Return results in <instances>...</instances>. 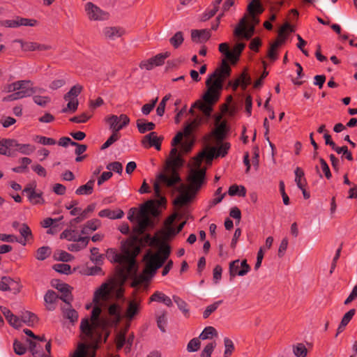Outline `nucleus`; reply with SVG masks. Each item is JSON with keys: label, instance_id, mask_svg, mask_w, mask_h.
I'll use <instances>...</instances> for the list:
<instances>
[{"label": "nucleus", "instance_id": "obj_1", "mask_svg": "<svg viewBox=\"0 0 357 357\" xmlns=\"http://www.w3.org/2000/svg\"><path fill=\"white\" fill-rule=\"evenodd\" d=\"M231 68L227 61L223 59L221 66L208 77L206 81L208 87L203 96V100L206 103L215 104L220 98L224 80L230 75Z\"/></svg>", "mask_w": 357, "mask_h": 357}, {"label": "nucleus", "instance_id": "obj_2", "mask_svg": "<svg viewBox=\"0 0 357 357\" xmlns=\"http://www.w3.org/2000/svg\"><path fill=\"white\" fill-rule=\"evenodd\" d=\"M122 254L116 253L114 261L119 264L118 272L120 277L126 278L136 271L135 258L140 252V248L133 241L122 246Z\"/></svg>", "mask_w": 357, "mask_h": 357}, {"label": "nucleus", "instance_id": "obj_3", "mask_svg": "<svg viewBox=\"0 0 357 357\" xmlns=\"http://www.w3.org/2000/svg\"><path fill=\"white\" fill-rule=\"evenodd\" d=\"M183 165L184 160L181 155L168 158L164 167V172L157 176V181L165 184L167 187H172L181 182V178L178 172V169L182 167Z\"/></svg>", "mask_w": 357, "mask_h": 357}, {"label": "nucleus", "instance_id": "obj_4", "mask_svg": "<svg viewBox=\"0 0 357 357\" xmlns=\"http://www.w3.org/2000/svg\"><path fill=\"white\" fill-rule=\"evenodd\" d=\"M169 255L170 247L167 245L161 247L156 253L151 254L148 252L144 257V261H146V265L143 274L149 275V278L153 277L155 274L157 269L164 264Z\"/></svg>", "mask_w": 357, "mask_h": 357}, {"label": "nucleus", "instance_id": "obj_5", "mask_svg": "<svg viewBox=\"0 0 357 357\" xmlns=\"http://www.w3.org/2000/svg\"><path fill=\"white\" fill-rule=\"evenodd\" d=\"M206 180V169H191L187 177L188 191L193 195L201 189Z\"/></svg>", "mask_w": 357, "mask_h": 357}, {"label": "nucleus", "instance_id": "obj_6", "mask_svg": "<svg viewBox=\"0 0 357 357\" xmlns=\"http://www.w3.org/2000/svg\"><path fill=\"white\" fill-rule=\"evenodd\" d=\"M6 91L8 93L15 91L24 93L21 99L30 97L36 93V90L33 87V82L31 80H19L9 84L6 86Z\"/></svg>", "mask_w": 357, "mask_h": 357}, {"label": "nucleus", "instance_id": "obj_7", "mask_svg": "<svg viewBox=\"0 0 357 357\" xmlns=\"http://www.w3.org/2000/svg\"><path fill=\"white\" fill-rule=\"evenodd\" d=\"M84 10L90 21H104L109 17V13L102 10L92 2H87L85 4Z\"/></svg>", "mask_w": 357, "mask_h": 357}, {"label": "nucleus", "instance_id": "obj_8", "mask_svg": "<svg viewBox=\"0 0 357 357\" xmlns=\"http://www.w3.org/2000/svg\"><path fill=\"white\" fill-rule=\"evenodd\" d=\"M105 120L109 124L112 132H119V130L130 123L129 117L124 114H121L120 116L112 114L105 117Z\"/></svg>", "mask_w": 357, "mask_h": 357}, {"label": "nucleus", "instance_id": "obj_9", "mask_svg": "<svg viewBox=\"0 0 357 357\" xmlns=\"http://www.w3.org/2000/svg\"><path fill=\"white\" fill-rule=\"evenodd\" d=\"M250 271V266L248 264L247 260L244 259L241 262L238 259L232 261L229 263V272L230 279L236 275L244 276Z\"/></svg>", "mask_w": 357, "mask_h": 357}, {"label": "nucleus", "instance_id": "obj_10", "mask_svg": "<svg viewBox=\"0 0 357 357\" xmlns=\"http://www.w3.org/2000/svg\"><path fill=\"white\" fill-rule=\"evenodd\" d=\"M170 56V52H165L164 53H160L156 54L147 60H144L139 63V68L142 69H146L150 70L155 67L160 66L164 64L165 61L167 58Z\"/></svg>", "mask_w": 357, "mask_h": 357}, {"label": "nucleus", "instance_id": "obj_11", "mask_svg": "<svg viewBox=\"0 0 357 357\" xmlns=\"http://www.w3.org/2000/svg\"><path fill=\"white\" fill-rule=\"evenodd\" d=\"M165 203H166V199L165 197H160L159 199L148 200L141 207V209L139 211H144V214H146V215H149V214H151L153 217H157L160 214L158 208L160 206L165 205Z\"/></svg>", "mask_w": 357, "mask_h": 357}, {"label": "nucleus", "instance_id": "obj_12", "mask_svg": "<svg viewBox=\"0 0 357 357\" xmlns=\"http://www.w3.org/2000/svg\"><path fill=\"white\" fill-rule=\"evenodd\" d=\"M51 284L52 287L61 293L60 299L67 305H70V303L73 300V296L71 292L72 287L66 283L60 282L58 280H53L51 282Z\"/></svg>", "mask_w": 357, "mask_h": 357}, {"label": "nucleus", "instance_id": "obj_13", "mask_svg": "<svg viewBox=\"0 0 357 357\" xmlns=\"http://www.w3.org/2000/svg\"><path fill=\"white\" fill-rule=\"evenodd\" d=\"M137 225L132 229V232L137 235L142 234L149 226H153V222L144 214V211H139L137 216Z\"/></svg>", "mask_w": 357, "mask_h": 357}, {"label": "nucleus", "instance_id": "obj_14", "mask_svg": "<svg viewBox=\"0 0 357 357\" xmlns=\"http://www.w3.org/2000/svg\"><path fill=\"white\" fill-rule=\"evenodd\" d=\"M21 287L20 282L10 277L3 276L0 280V291H11L13 294H17L20 291Z\"/></svg>", "mask_w": 357, "mask_h": 357}, {"label": "nucleus", "instance_id": "obj_15", "mask_svg": "<svg viewBox=\"0 0 357 357\" xmlns=\"http://www.w3.org/2000/svg\"><path fill=\"white\" fill-rule=\"evenodd\" d=\"M7 145L10 146V150L13 151V156L15 151H18L24 155H30L35 151L34 146L30 144H20L16 139H9Z\"/></svg>", "mask_w": 357, "mask_h": 357}, {"label": "nucleus", "instance_id": "obj_16", "mask_svg": "<svg viewBox=\"0 0 357 357\" xmlns=\"http://www.w3.org/2000/svg\"><path fill=\"white\" fill-rule=\"evenodd\" d=\"M36 185L32 184L27 185L23 190V193L27 196L29 201L33 205L44 204L45 200L43 197V192H36Z\"/></svg>", "mask_w": 357, "mask_h": 357}, {"label": "nucleus", "instance_id": "obj_17", "mask_svg": "<svg viewBox=\"0 0 357 357\" xmlns=\"http://www.w3.org/2000/svg\"><path fill=\"white\" fill-rule=\"evenodd\" d=\"M162 139L163 137H158L155 132H151L145 135L141 142L142 145L145 148L154 146L156 150L160 151Z\"/></svg>", "mask_w": 357, "mask_h": 357}, {"label": "nucleus", "instance_id": "obj_18", "mask_svg": "<svg viewBox=\"0 0 357 357\" xmlns=\"http://www.w3.org/2000/svg\"><path fill=\"white\" fill-rule=\"evenodd\" d=\"M113 285L108 283H103L100 287L95 291L93 296V302L95 303H99L100 300H106L109 295Z\"/></svg>", "mask_w": 357, "mask_h": 357}, {"label": "nucleus", "instance_id": "obj_19", "mask_svg": "<svg viewBox=\"0 0 357 357\" xmlns=\"http://www.w3.org/2000/svg\"><path fill=\"white\" fill-rule=\"evenodd\" d=\"M141 309V303L139 301L132 300L128 303L127 309L125 312L124 317L127 320L131 321L139 314Z\"/></svg>", "mask_w": 357, "mask_h": 357}, {"label": "nucleus", "instance_id": "obj_20", "mask_svg": "<svg viewBox=\"0 0 357 357\" xmlns=\"http://www.w3.org/2000/svg\"><path fill=\"white\" fill-rule=\"evenodd\" d=\"M251 83V78L248 74L243 71L240 76L234 80L232 83L231 81L229 82V85H231L234 91H236L239 86H241L243 90H245L248 85Z\"/></svg>", "mask_w": 357, "mask_h": 357}, {"label": "nucleus", "instance_id": "obj_21", "mask_svg": "<svg viewBox=\"0 0 357 357\" xmlns=\"http://www.w3.org/2000/svg\"><path fill=\"white\" fill-rule=\"evenodd\" d=\"M227 122L222 121L216 128L212 131V135L215 138L217 144L221 143L225 138L228 132Z\"/></svg>", "mask_w": 357, "mask_h": 357}, {"label": "nucleus", "instance_id": "obj_22", "mask_svg": "<svg viewBox=\"0 0 357 357\" xmlns=\"http://www.w3.org/2000/svg\"><path fill=\"white\" fill-rule=\"evenodd\" d=\"M125 31L123 28L119 26H107L103 29L102 33L106 38L114 40L123 36Z\"/></svg>", "mask_w": 357, "mask_h": 357}, {"label": "nucleus", "instance_id": "obj_23", "mask_svg": "<svg viewBox=\"0 0 357 357\" xmlns=\"http://www.w3.org/2000/svg\"><path fill=\"white\" fill-rule=\"evenodd\" d=\"M211 31L209 29H193L191 31V38L196 43H202L208 40L211 38Z\"/></svg>", "mask_w": 357, "mask_h": 357}, {"label": "nucleus", "instance_id": "obj_24", "mask_svg": "<svg viewBox=\"0 0 357 357\" xmlns=\"http://www.w3.org/2000/svg\"><path fill=\"white\" fill-rule=\"evenodd\" d=\"M60 299L56 293L53 290H48L44 296V301L47 310L53 311L55 309V303Z\"/></svg>", "mask_w": 357, "mask_h": 357}, {"label": "nucleus", "instance_id": "obj_25", "mask_svg": "<svg viewBox=\"0 0 357 357\" xmlns=\"http://www.w3.org/2000/svg\"><path fill=\"white\" fill-rule=\"evenodd\" d=\"M101 226V222L98 219H92L88 220L82 227V234H89L91 232L97 230Z\"/></svg>", "mask_w": 357, "mask_h": 357}, {"label": "nucleus", "instance_id": "obj_26", "mask_svg": "<svg viewBox=\"0 0 357 357\" xmlns=\"http://www.w3.org/2000/svg\"><path fill=\"white\" fill-rule=\"evenodd\" d=\"M123 215H124V213L121 209L111 210L109 208H105V209L101 210L98 213V215L100 218H107L112 219V220L120 219L123 216Z\"/></svg>", "mask_w": 357, "mask_h": 357}, {"label": "nucleus", "instance_id": "obj_27", "mask_svg": "<svg viewBox=\"0 0 357 357\" xmlns=\"http://www.w3.org/2000/svg\"><path fill=\"white\" fill-rule=\"evenodd\" d=\"M263 10L260 0H252L248 6V11L252 15V20L256 24L259 23V20L255 17V13L261 14Z\"/></svg>", "mask_w": 357, "mask_h": 357}, {"label": "nucleus", "instance_id": "obj_28", "mask_svg": "<svg viewBox=\"0 0 357 357\" xmlns=\"http://www.w3.org/2000/svg\"><path fill=\"white\" fill-rule=\"evenodd\" d=\"M84 236H81L79 234L77 230L67 229H65L61 234L60 238L66 239L68 241H77L79 238H83Z\"/></svg>", "mask_w": 357, "mask_h": 357}, {"label": "nucleus", "instance_id": "obj_29", "mask_svg": "<svg viewBox=\"0 0 357 357\" xmlns=\"http://www.w3.org/2000/svg\"><path fill=\"white\" fill-rule=\"evenodd\" d=\"M89 240V236H84L83 238H79V241H74L75 243L70 244L68 249L71 252H79L88 245Z\"/></svg>", "mask_w": 357, "mask_h": 357}, {"label": "nucleus", "instance_id": "obj_30", "mask_svg": "<svg viewBox=\"0 0 357 357\" xmlns=\"http://www.w3.org/2000/svg\"><path fill=\"white\" fill-rule=\"evenodd\" d=\"M284 43V38L282 39H277L275 42L270 45L268 51L267 56L273 61L278 59L277 49Z\"/></svg>", "mask_w": 357, "mask_h": 357}, {"label": "nucleus", "instance_id": "obj_31", "mask_svg": "<svg viewBox=\"0 0 357 357\" xmlns=\"http://www.w3.org/2000/svg\"><path fill=\"white\" fill-rule=\"evenodd\" d=\"M137 128L141 134H144L148 131L153 130L155 128V124L153 122H145L144 119H139L136 121Z\"/></svg>", "mask_w": 357, "mask_h": 357}, {"label": "nucleus", "instance_id": "obj_32", "mask_svg": "<svg viewBox=\"0 0 357 357\" xmlns=\"http://www.w3.org/2000/svg\"><path fill=\"white\" fill-rule=\"evenodd\" d=\"M167 312L165 310L158 312L155 314L157 326L161 332L165 333L166 331L165 327L167 324Z\"/></svg>", "mask_w": 357, "mask_h": 357}, {"label": "nucleus", "instance_id": "obj_33", "mask_svg": "<svg viewBox=\"0 0 357 357\" xmlns=\"http://www.w3.org/2000/svg\"><path fill=\"white\" fill-rule=\"evenodd\" d=\"M94 183V179H90L86 184L79 186L75 190V194L78 195H89L92 194Z\"/></svg>", "mask_w": 357, "mask_h": 357}, {"label": "nucleus", "instance_id": "obj_34", "mask_svg": "<svg viewBox=\"0 0 357 357\" xmlns=\"http://www.w3.org/2000/svg\"><path fill=\"white\" fill-rule=\"evenodd\" d=\"M173 301L177 305L178 308L182 312L184 317L188 318L190 317V309L188 303L176 295L172 296Z\"/></svg>", "mask_w": 357, "mask_h": 357}, {"label": "nucleus", "instance_id": "obj_35", "mask_svg": "<svg viewBox=\"0 0 357 357\" xmlns=\"http://www.w3.org/2000/svg\"><path fill=\"white\" fill-rule=\"evenodd\" d=\"M67 308L63 307L62 312L65 319H68L71 323H75L78 319V312L73 308H72L71 303L68 305Z\"/></svg>", "mask_w": 357, "mask_h": 357}, {"label": "nucleus", "instance_id": "obj_36", "mask_svg": "<svg viewBox=\"0 0 357 357\" xmlns=\"http://www.w3.org/2000/svg\"><path fill=\"white\" fill-rule=\"evenodd\" d=\"M222 0H215L213 3V8L206 10L201 17V20L202 22H206L210 18L213 17L219 9V5L220 4Z\"/></svg>", "mask_w": 357, "mask_h": 357}, {"label": "nucleus", "instance_id": "obj_37", "mask_svg": "<svg viewBox=\"0 0 357 357\" xmlns=\"http://www.w3.org/2000/svg\"><path fill=\"white\" fill-rule=\"evenodd\" d=\"M20 235L23 238V240H18V242L23 245H25L26 241L33 238L32 232L30 227L25 223L22 225L21 228L19 229Z\"/></svg>", "mask_w": 357, "mask_h": 357}, {"label": "nucleus", "instance_id": "obj_38", "mask_svg": "<svg viewBox=\"0 0 357 357\" xmlns=\"http://www.w3.org/2000/svg\"><path fill=\"white\" fill-rule=\"evenodd\" d=\"M213 104L206 103V102H202L201 100H197L192 105V107L198 108L201 110L203 114L209 117L211 116V112L213 111L212 105Z\"/></svg>", "mask_w": 357, "mask_h": 357}, {"label": "nucleus", "instance_id": "obj_39", "mask_svg": "<svg viewBox=\"0 0 357 357\" xmlns=\"http://www.w3.org/2000/svg\"><path fill=\"white\" fill-rule=\"evenodd\" d=\"M20 319L22 323L23 322L29 326H33L38 321L37 316L29 311L22 312Z\"/></svg>", "mask_w": 357, "mask_h": 357}, {"label": "nucleus", "instance_id": "obj_40", "mask_svg": "<svg viewBox=\"0 0 357 357\" xmlns=\"http://www.w3.org/2000/svg\"><path fill=\"white\" fill-rule=\"evenodd\" d=\"M92 323L90 324L88 319H83L81 321L80 324V330L82 333L85 334L88 337H92L93 333V330L96 328Z\"/></svg>", "mask_w": 357, "mask_h": 357}, {"label": "nucleus", "instance_id": "obj_41", "mask_svg": "<svg viewBox=\"0 0 357 357\" xmlns=\"http://www.w3.org/2000/svg\"><path fill=\"white\" fill-rule=\"evenodd\" d=\"M83 90V86L81 84H75L72 86L70 91L64 95V100H68V99H77V96L82 93Z\"/></svg>", "mask_w": 357, "mask_h": 357}, {"label": "nucleus", "instance_id": "obj_42", "mask_svg": "<svg viewBox=\"0 0 357 357\" xmlns=\"http://www.w3.org/2000/svg\"><path fill=\"white\" fill-rule=\"evenodd\" d=\"M194 195L189 192H185L178 196L174 201V204L183 206L190 202Z\"/></svg>", "mask_w": 357, "mask_h": 357}, {"label": "nucleus", "instance_id": "obj_43", "mask_svg": "<svg viewBox=\"0 0 357 357\" xmlns=\"http://www.w3.org/2000/svg\"><path fill=\"white\" fill-rule=\"evenodd\" d=\"M108 313L110 316L114 317L113 321L114 324H118L121 320V317L120 314V307L118 304L113 303L110 305L109 307H108Z\"/></svg>", "mask_w": 357, "mask_h": 357}, {"label": "nucleus", "instance_id": "obj_44", "mask_svg": "<svg viewBox=\"0 0 357 357\" xmlns=\"http://www.w3.org/2000/svg\"><path fill=\"white\" fill-rule=\"evenodd\" d=\"M304 172L301 167H296L295 169V181L299 189L306 185V179L304 177Z\"/></svg>", "mask_w": 357, "mask_h": 357}, {"label": "nucleus", "instance_id": "obj_45", "mask_svg": "<svg viewBox=\"0 0 357 357\" xmlns=\"http://www.w3.org/2000/svg\"><path fill=\"white\" fill-rule=\"evenodd\" d=\"M228 194L230 196L238 195L244 197L246 195V188L243 185L234 184L229 187Z\"/></svg>", "mask_w": 357, "mask_h": 357}, {"label": "nucleus", "instance_id": "obj_46", "mask_svg": "<svg viewBox=\"0 0 357 357\" xmlns=\"http://www.w3.org/2000/svg\"><path fill=\"white\" fill-rule=\"evenodd\" d=\"M29 349L34 357H45L43 347L38 344L31 340H29Z\"/></svg>", "mask_w": 357, "mask_h": 357}, {"label": "nucleus", "instance_id": "obj_47", "mask_svg": "<svg viewBox=\"0 0 357 357\" xmlns=\"http://www.w3.org/2000/svg\"><path fill=\"white\" fill-rule=\"evenodd\" d=\"M19 162L21 165L12 169V171L15 173L26 172L28 169V165L31 163V160L29 158L24 157L20 158Z\"/></svg>", "mask_w": 357, "mask_h": 357}, {"label": "nucleus", "instance_id": "obj_48", "mask_svg": "<svg viewBox=\"0 0 357 357\" xmlns=\"http://www.w3.org/2000/svg\"><path fill=\"white\" fill-rule=\"evenodd\" d=\"M51 255V249L48 246H43L36 250V258L38 260L43 261Z\"/></svg>", "mask_w": 357, "mask_h": 357}, {"label": "nucleus", "instance_id": "obj_49", "mask_svg": "<svg viewBox=\"0 0 357 357\" xmlns=\"http://www.w3.org/2000/svg\"><path fill=\"white\" fill-rule=\"evenodd\" d=\"M217 335V331L213 326L206 327L199 336L200 340H204L211 339L213 336Z\"/></svg>", "mask_w": 357, "mask_h": 357}, {"label": "nucleus", "instance_id": "obj_50", "mask_svg": "<svg viewBox=\"0 0 357 357\" xmlns=\"http://www.w3.org/2000/svg\"><path fill=\"white\" fill-rule=\"evenodd\" d=\"M183 40V32L178 31L169 39V43L175 49H177L182 45Z\"/></svg>", "mask_w": 357, "mask_h": 357}, {"label": "nucleus", "instance_id": "obj_51", "mask_svg": "<svg viewBox=\"0 0 357 357\" xmlns=\"http://www.w3.org/2000/svg\"><path fill=\"white\" fill-rule=\"evenodd\" d=\"M90 252V260L96 264H101L102 263L103 255L99 253V249L94 247L91 249Z\"/></svg>", "mask_w": 357, "mask_h": 357}, {"label": "nucleus", "instance_id": "obj_52", "mask_svg": "<svg viewBox=\"0 0 357 357\" xmlns=\"http://www.w3.org/2000/svg\"><path fill=\"white\" fill-rule=\"evenodd\" d=\"M219 145L218 148L216 149V154L215 158L217 157H225L229 150L231 145L229 142H223L218 144Z\"/></svg>", "mask_w": 357, "mask_h": 357}, {"label": "nucleus", "instance_id": "obj_53", "mask_svg": "<svg viewBox=\"0 0 357 357\" xmlns=\"http://www.w3.org/2000/svg\"><path fill=\"white\" fill-rule=\"evenodd\" d=\"M120 138L121 134L119 132H112L109 137L106 140V142L104 144H102V145L100 147V149L105 150L109 148L114 142H117Z\"/></svg>", "mask_w": 357, "mask_h": 357}, {"label": "nucleus", "instance_id": "obj_54", "mask_svg": "<svg viewBox=\"0 0 357 357\" xmlns=\"http://www.w3.org/2000/svg\"><path fill=\"white\" fill-rule=\"evenodd\" d=\"M102 312V310H101V307L98 305H96L93 310H92V312H91V321L92 322V324L95 326V327H98V324H99V317H100V314Z\"/></svg>", "mask_w": 357, "mask_h": 357}, {"label": "nucleus", "instance_id": "obj_55", "mask_svg": "<svg viewBox=\"0 0 357 357\" xmlns=\"http://www.w3.org/2000/svg\"><path fill=\"white\" fill-rule=\"evenodd\" d=\"M127 333V328L123 331H120L116 336L115 342L116 349L118 350L123 348L124 344H126V336Z\"/></svg>", "mask_w": 357, "mask_h": 357}, {"label": "nucleus", "instance_id": "obj_56", "mask_svg": "<svg viewBox=\"0 0 357 357\" xmlns=\"http://www.w3.org/2000/svg\"><path fill=\"white\" fill-rule=\"evenodd\" d=\"M222 302L223 301L220 300V301H215V303L208 305L203 312V318L204 319L208 318L209 316L218 309V307L220 306V305H221L222 303Z\"/></svg>", "mask_w": 357, "mask_h": 357}, {"label": "nucleus", "instance_id": "obj_57", "mask_svg": "<svg viewBox=\"0 0 357 357\" xmlns=\"http://www.w3.org/2000/svg\"><path fill=\"white\" fill-rule=\"evenodd\" d=\"M245 45L243 43H238L235 45L233 50L231 51L232 53L231 59H229L230 61H236L238 60L239 56L243 52V49L245 48Z\"/></svg>", "mask_w": 357, "mask_h": 357}, {"label": "nucleus", "instance_id": "obj_58", "mask_svg": "<svg viewBox=\"0 0 357 357\" xmlns=\"http://www.w3.org/2000/svg\"><path fill=\"white\" fill-rule=\"evenodd\" d=\"M9 141V139L3 138L0 140V155H3L6 156H13V151L10 150V146L7 145V142Z\"/></svg>", "mask_w": 357, "mask_h": 357}, {"label": "nucleus", "instance_id": "obj_59", "mask_svg": "<svg viewBox=\"0 0 357 357\" xmlns=\"http://www.w3.org/2000/svg\"><path fill=\"white\" fill-rule=\"evenodd\" d=\"M247 29V18L246 16H244L243 18H241L238 22V24L234 29V35L236 36H240L243 33L244 31Z\"/></svg>", "mask_w": 357, "mask_h": 357}, {"label": "nucleus", "instance_id": "obj_60", "mask_svg": "<svg viewBox=\"0 0 357 357\" xmlns=\"http://www.w3.org/2000/svg\"><path fill=\"white\" fill-rule=\"evenodd\" d=\"M293 352L296 357H306L307 350L302 343H298L293 347Z\"/></svg>", "mask_w": 357, "mask_h": 357}, {"label": "nucleus", "instance_id": "obj_61", "mask_svg": "<svg viewBox=\"0 0 357 357\" xmlns=\"http://www.w3.org/2000/svg\"><path fill=\"white\" fill-rule=\"evenodd\" d=\"M52 268L55 271L59 273L66 275L71 273V266L67 264H56Z\"/></svg>", "mask_w": 357, "mask_h": 357}, {"label": "nucleus", "instance_id": "obj_62", "mask_svg": "<svg viewBox=\"0 0 357 357\" xmlns=\"http://www.w3.org/2000/svg\"><path fill=\"white\" fill-rule=\"evenodd\" d=\"M216 345L217 344L215 341L208 343L202 351L200 357H211V354L213 353Z\"/></svg>", "mask_w": 357, "mask_h": 357}, {"label": "nucleus", "instance_id": "obj_63", "mask_svg": "<svg viewBox=\"0 0 357 357\" xmlns=\"http://www.w3.org/2000/svg\"><path fill=\"white\" fill-rule=\"evenodd\" d=\"M225 352L224 357H229L234 350V344L232 340L228 337L224 338Z\"/></svg>", "mask_w": 357, "mask_h": 357}, {"label": "nucleus", "instance_id": "obj_64", "mask_svg": "<svg viewBox=\"0 0 357 357\" xmlns=\"http://www.w3.org/2000/svg\"><path fill=\"white\" fill-rule=\"evenodd\" d=\"M54 258L57 261L68 262L70 261L73 257L66 251L60 250L54 254Z\"/></svg>", "mask_w": 357, "mask_h": 357}]
</instances>
